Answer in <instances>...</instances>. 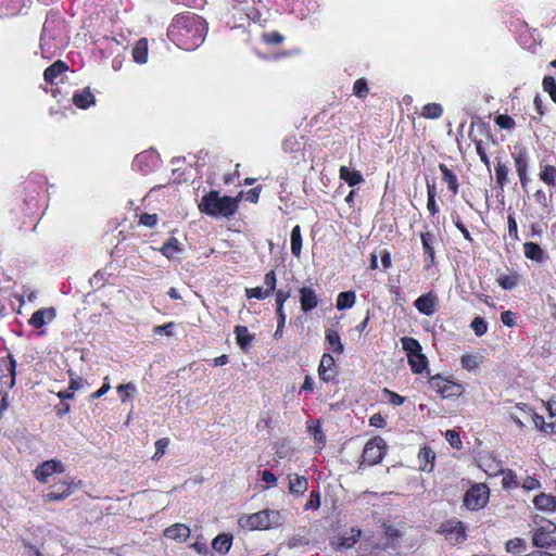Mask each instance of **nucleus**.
<instances>
[{"label":"nucleus","mask_w":556,"mask_h":556,"mask_svg":"<svg viewBox=\"0 0 556 556\" xmlns=\"http://www.w3.org/2000/svg\"><path fill=\"white\" fill-rule=\"evenodd\" d=\"M206 34L205 20L191 12L176 14L167 28L168 39L186 51L197 50L204 42Z\"/></svg>","instance_id":"nucleus-1"},{"label":"nucleus","mask_w":556,"mask_h":556,"mask_svg":"<svg viewBox=\"0 0 556 556\" xmlns=\"http://www.w3.org/2000/svg\"><path fill=\"white\" fill-rule=\"evenodd\" d=\"M68 31L65 22L56 14L47 15L40 36V53L51 60L67 46Z\"/></svg>","instance_id":"nucleus-2"},{"label":"nucleus","mask_w":556,"mask_h":556,"mask_svg":"<svg viewBox=\"0 0 556 556\" xmlns=\"http://www.w3.org/2000/svg\"><path fill=\"white\" fill-rule=\"evenodd\" d=\"M238 210V199L211 191L202 197L199 211L214 218H230Z\"/></svg>","instance_id":"nucleus-3"},{"label":"nucleus","mask_w":556,"mask_h":556,"mask_svg":"<svg viewBox=\"0 0 556 556\" xmlns=\"http://www.w3.org/2000/svg\"><path fill=\"white\" fill-rule=\"evenodd\" d=\"M47 185L46 177L40 173H31L24 181V206L25 214L31 216L43 205L42 192Z\"/></svg>","instance_id":"nucleus-4"},{"label":"nucleus","mask_w":556,"mask_h":556,"mask_svg":"<svg viewBox=\"0 0 556 556\" xmlns=\"http://www.w3.org/2000/svg\"><path fill=\"white\" fill-rule=\"evenodd\" d=\"M283 516L278 510L264 509L254 514L243 515L238 519V525L241 529L253 530H269L278 528L283 523Z\"/></svg>","instance_id":"nucleus-5"},{"label":"nucleus","mask_w":556,"mask_h":556,"mask_svg":"<svg viewBox=\"0 0 556 556\" xmlns=\"http://www.w3.org/2000/svg\"><path fill=\"white\" fill-rule=\"evenodd\" d=\"M229 17L226 24L231 29L243 28L250 25L251 22L257 23L261 21V12L249 1H241L233 4L229 10Z\"/></svg>","instance_id":"nucleus-6"},{"label":"nucleus","mask_w":556,"mask_h":556,"mask_svg":"<svg viewBox=\"0 0 556 556\" xmlns=\"http://www.w3.org/2000/svg\"><path fill=\"white\" fill-rule=\"evenodd\" d=\"M479 467L488 475L489 477L497 476L498 473H503L502 486H517L518 482L516 480V475L513 473L511 470L505 472L503 470V466L501 462L495 459V457L490 453L480 454L478 458Z\"/></svg>","instance_id":"nucleus-7"},{"label":"nucleus","mask_w":556,"mask_h":556,"mask_svg":"<svg viewBox=\"0 0 556 556\" xmlns=\"http://www.w3.org/2000/svg\"><path fill=\"white\" fill-rule=\"evenodd\" d=\"M402 348L406 352L407 362L414 374H421L428 367V359L422 354V349L418 340L412 337L401 339Z\"/></svg>","instance_id":"nucleus-8"},{"label":"nucleus","mask_w":556,"mask_h":556,"mask_svg":"<svg viewBox=\"0 0 556 556\" xmlns=\"http://www.w3.org/2000/svg\"><path fill=\"white\" fill-rule=\"evenodd\" d=\"M161 164V157L153 148L138 153L132 161V168L142 175H148L155 170Z\"/></svg>","instance_id":"nucleus-9"},{"label":"nucleus","mask_w":556,"mask_h":556,"mask_svg":"<svg viewBox=\"0 0 556 556\" xmlns=\"http://www.w3.org/2000/svg\"><path fill=\"white\" fill-rule=\"evenodd\" d=\"M387 444L381 437H375L367 441L362 455V464L374 466L380 463L386 454Z\"/></svg>","instance_id":"nucleus-10"},{"label":"nucleus","mask_w":556,"mask_h":556,"mask_svg":"<svg viewBox=\"0 0 556 556\" xmlns=\"http://www.w3.org/2000/svg\"><path fill=\"white\" fill-rule=\"evenodd\" d=\"M429 386L432 390L438 392L442 397H457L464 392L462 384L454 382L440 375H435L429 379Z\"/></svg>","instance_id":"nucleus-11"},{"label":"nucleus","mask_w":556,"mask_h":556,"mask_svg":"<svg viewBox=\"0 0 556 556\" xmlns=\"http://www.w3.org/2000/svg\"><path fill=\"white\" fill-rule=\"evenodd\" d=\"M536 528L534 530L532 542L538 547H551L556 544L552 534L556 531V525L549 520L541 519V523L534 520Z\"/></svg>","instance_id":"nucleus-12"},{"label":"nucleus","mask_w":556,"mask_h":556,"mask_svg":"<svg viewBox=\"0 0 556 556\" xmlns=\"http://www.w3.org/2000/svg\"><path fill=\"white\" fill-rule=\"evenodd\" d=\"M287 9L300 20L316 13L319 9L318 0H287Z\"/></svg>","instance_id":"nucleus-13"},{"label":"nucleus","mask_w":556,"mask_h":556,"mask_svg":"<svg viewBox=\"0 0 556 556\" xmlns=\"http://www.w3.org/2000/svg\"><path fill=\"white\" fill-rule=\"evenodd\" d=\"M438 532L445 535V539L452 544H458L466 539L465 527L462 521L448 520L443 522Z\"/></svg>","instance_id":"nucleus-14"},{"label":"nucleus","mask_w":556,"mask_h":556,"mask_svg":"<svg viewBox=\"0 0 556 556\" xmlns=\"http://www.w3.org/2000/svg\"><path fill=\"white\" fill-rule=\"evenodd\" d=\"M61 472H64V465L62 464L61 460H56V459H50V460L43 462L42 464L37 466V468L34 471L36 479L40 483H47L49 477H51L53 473H61Z\"/></svg>","instance_id":"nucleus-15"},{"label":"nucleus","mask_w":556,"mask_h":556,"mask_svg":"<svg viewBox=\"0 0 556 556\" xmlns=\"http://www.w3.org/2000/svg\"><path fill=\"white\" fill-rule=\"evenodd\" d=\"M438 304L439 298L433 291L421 294L414 302L416 309L426 316H432L438 309Z\"/></svg>","instance_id":"nucleus-16"},{"label":"nucleus","mask_w":556,"mask_h":556,"mask_svg":"<svg viewBox=\"0 0 556 556\" xmlns=\"http://www.w3.org/2000/svg\"><path fill=\"white\" fill-rule=\"evenodd\" d=\"M489 490L490 489H468L464 498L466 507L472 510L482 508L489 500Z\"/></svg>","instance_id":"nucleus-17"},{"label":"nucleus","mask_w":556,"mask_h":556,"mask_svg":"<svg viewBox=\"0 0 556 556\" xmlns=\"http://www.w3.org/2000/svg\"><path fill=\"white\" fill-rule=\"evenodd\" d=\"M318 376L325 381H333L337 376L336 362L331 354L324 353L318 366Z\"/></svg>","instance_id":"nucleus-18"},{"label":"nucleus","mask_w":556,"mask_h":556,"mask_svg":"<svg viewBox=\"0 0 556 556\" xmlns=\"http://www.w3.org/2000/svg\"><path fill=\"white\" fill-rule=\"evenodd\" d=\"M55 317L56 311L54 307H45L34 312L30 318L28 319V324L33 328L38 329L52 323L55 319Z\"/></svg>","instance_id":"nucleus-19"},{"label":"nucleus","mask_w":556,"mask_h":556,"mask_svg":"<svg viewBox=\"0 0 556 556\" xmlns=\"http://www.w3.org/2000/svg\"><path fill=\"white\" fill-rule=\"evenodd\" d=\"M301 311L309 313L315 309L319 304V298L316 291L311 287H302L299 290Z\"/></svg>","instance_id":"nucleus-20"},{"label":"nucleus","mask_w":556,"mask_h":556,"mask_svg":"<svg viewBox=\"0 0 556 556\" xmlns=\"http://www.w3.org/2000/svg\"><path fill=\"white\" fill-rule=\"evenodd\" d=\"M68 70L63 61H55L43 72V79L47 84L53 85L62 80V75Z\"/></svg>","instance_id":"nucleus-21"},{"label":"nucleus","mask_w":556,"mask_h":556,"mask_svg":"<svg viewBox=\"0 0 556 556\" xmlns=\"http://www.w3.org/2000/svg\"><path fill=\"white\" fill-rule=\"evenodd\" d=\"M72 101L75 106L87 110L96 104V97L89 87L74 92Z\"/></svg>","instance_id":"nucleus-22"},{"label":"nucleus","mask_w":556,"mask_h":556,"mask_svg":"<svg viewBox=\"0 0 556 556\" xmlns=\"http://www.w3.org/2000/svg\"><path fill=\"white\" fill-rule=\"evenodd\" d=\"M513 159L517 174H523L528 172L529 167V152L526 148L520 146L514 147Z\"/></svg>","instance_id":"nucleus-23"},{"label":"nucleus","mask_w":556,"mask_h":556,"mask_svg":"<svg viewBox=\"0 0 556 556\" xmlns=\"http://www.w3.org/2000/svg\"><path fill=\"white\" fill-rule=\"evenodd\" d=\"M164 536L174 541L184 542L190 536V529L184 523H175L164 530Z\"/></svg>","instance_id":"nucleus-24"},{"label":"nucleus","mask_w":556,"mask_h":556,"mask_svg":"<svg viewBox=\"0 0 556 556\" xmlns=\"http://www.w3.org/2000/svg\"><path fill=\"white\" fill-rule=\"evenodd\" d=\"M361 534H362L361 529L352 528L350 535H342V536L331 541V545L336 549L351 548L352 546L355 545V543L359 539Z\"/></svg>","instance_id":"nucleus-25"},{"label":"nucleus","mask_w":556,"mask_h":556,"mask_svg":"<svg viewBox=\"0 0 556 556\" xmlns=\"http://www.w3.org/2000/svg\"><path fill=\"white\" fill-rule=\"evenodd\" d=\"M434 459L435 454L430 447L424 446L419 450L418 464L420 470L430 472L434 467Z\"/></svg>","instance_id":"nucleus-26"},{"label":"nucleus","mask_w":556,"mask_h":556,"mask_svg":"<svg viewBox=\"0 0 556 556\" xmlns=\"http://www.w3.org/2000/svg\"><path fill=\"white\" fill-rule=\"evenodd\" d=\"M534 506L544 511H556V496L541 493L533 500Z\"/></svg>","instance_id":"nucleus-27"},{"label":"nucleus","mask_w":556,"mask_h":556,"mask_svg":"<svg viewBox=\"0 0 556 556\" xmlns=\"http://www.w3.org/2000/svg\"><path fill=\"white\" fill-rule=\"evenodd\" d=\"M148 40L146 38L139 39L131 51L134 62L146 64L148 62Z\"/></svg>","instance_id":"nucleus-28"},{"label":"nucleus","mask_w":556,"mask_h":556,"mask_svg":"<svg viewBox=\"0 0 556 556\" xmlns=\"http://www.w3.org/2000/svg\"><path fill=\"white\" fill-rule=\"evenodd\" d=\"M339 176L342 180H344L350 187H354L361 182H363L364 178L361 172L351 170L346 166H341L339 170Z\"/></svg>","instance_id":"nucleus-29"},{"label":"nucleus","mask_w":556,"mask_h":556,"mask_svg":"<svg viewBox=\"0 0 556 556\" xmlns=\"http://www.w3.org/2000/svg\"><path fill=\"white\" fill-rule=\"evenodd\" d=\"M326 342L328 348L337 354H342L344 351L343 343L341 341L340 334L337 330L328 329L326 331Z\"/></svg>","instance_id":"nucleus-30"},{"label":"nucleus","mask_w":556,"mask_h":556,"mask_svg":"<svg viewBox=\"0 0 556 556\" xmlns=\"http://www.w3.org/2000/svg\"><path fill=\"white\" fill-rule=\"evenodd\" d=\"M235 334H236V340H237L238 345L242 350H248L254 339V336H252L249 332V330L245 326H236Z\"/></svg>","instance_id":"nucleus-31"},{"label":"nucleus","mask_w":556,"mask_h":556,"mask_svg":"<svg viewBox=\"0 0 556 556\" xmlns=\"http://www.w3.org/2000/svg\"><path fill=\"white\" fill-rule=\"evenodd\" d=\"M439 169L442 174L443 180L447 184L448 189L456 194L458 192L457 176L445 164H440Z\"/></svg>","instance_id":"nucleus-32"},{"label":"nucleus","mask_w":556,"mask_h":556,"mask_svg":"<svg viewBox=\"0 0 556 556\" xmlns=\"http://www.w3.org/2000/svg\"><path fill=\"white\" fill-rule=\"evenodd\" d=\"M356 301V294L354 291L340 292L337 298V308L339 311H345L352 308Z\"/></svg>","instance_id":"nucleus-33"},{"label":"nucleus","mask_w":556,"mask_h":556,"mask_svg":"<svg viewBox=\"0 0 556 556\" xmlns=\"http://www.w3.org/2000/svg\"><path fill=\"white\" fill-rule=\"evenodd\" d=\"M290 239H291V253L295 257L299 258L301 256L302 242H303L301 227L299 225H296L292 228Z\"/></svg>","instance_id":"nucleus-34"},{"label":"nucleus","mask_w":556,"mask_h":556,"mask_svg":"<svg viewBox=\"0 0 556 556\" xmlns=\"http://www.w3.org/2000/svg\"><path fill=\"white\" fill-rule=\"evenodd\" d=\"M523 253L527 258L532 261L541 262L544 257V252L538 243L526 242L523 244Z\"/></svg>","instance_id":"nucleus-35"},{"label":"nucleus","mask_w":556,"mask_h":556,"mask_svg":"<svg viewBox=\"0 0 556 556\" xmlns=\"http://www.w3.org/2000/svg\"><path fill=\"white\" fill-rule=\"evenodd\" d=\"M508 167L506 164L502 162H497L495 166V177H496V185L501 189V192L504 191V187L508 182Z\"/></svg>","instance_id":"nucleus-36"},{"label":"nucleus","mask_w":556,"mask_h":556,"mask_svg":"<svg viewBox=\"0 0 556 556\" xmlns=\"http://www.w3.org/2000/svg\"><path fill=\"white\" fill-rule=\"evenodd\" d=\"M161 252L164 256L170 260L181 252V248L179 247V242L176 238H170L162 245Z\"/></svg>","instance_id":"nucleus-37"},{"label":"nucleus","mask_w":556,"mask_h":556,"mask_svg":"<svg viewBox=\"0 0 556 556\" xmlns=\"http://www.w3.org/2000/svg\"><path fill=\"white\" fill-rule=\"evenodd\" d=\"M443 114V108L439 103H427L421 111V116L429 119L440 118Z\"/></svg>","instance_id":"nucleus-38"},{"label":"nucleus","mask_w":556,"mask_h":556,"mask_svg":"<svg viewBox=\"0 0 556 556\" xmlns=\"http://www.w3.org/2000/svg\"><path fill=\"white\" fill-rule=\"evenodd\" d=\"M540 179L548 186H556V167L553 165L541 166Z\"/></svg>","instance_id":"nucleus-39"},{"label":"nucleus","mask_w":556,"mask_h":556,"mask_svg":"<svg viewBox=\"0 0 556 556\" xmlns=\"http://www.w3.org/2000/svg\"><path fill=\"white\" fill-rule=\"evenodd\" d=\"M212 547L219 553H227L231 547V536L227 534L217 535L212 542Z\"/></svg>","instance_id":"nucleus-40"},{"label":"nucleus","mask_w":556,"mask_h":556,"mask_svg":"<svg viewBox=\"0 0 556 556\" xmlns=\"http://www.w3.org/2000/svg\"><path fill=\"white\" fill-rule=\"evenodd\" d=\"M420 239L424 250V256L434 255V236L431 232L427 231L420 235Z\"/></svg>","instance_id":"nucleus-41"},{"label":"nucleus","mask_w":556,"mask_h":556,"mask_svg":"<svg viewBox=\"0 0 556 556\" xmlns=\"http://www.w3.org/2000/svg\"><path fill=\"white\" fill-rule=\"evenodd\" d=\"M505 548L509 554L519 555L526 549V542L523 539L515 538L506 542Z\"/></svg>","instance_id":"nucleus-42"},{"label":"nucleus","mask_w":556,"mask_h":556,"mask_svg":"<svg viewBox=\"0 0 556 556\" xmlns=\"http://www.w3.org/2000/svg\"><path fill=\"white\" fill-rule=\"evenodd\" d=\"M369 93L368 83L366 78H358L353 84V94L359 99H365Z\"/></svg>","instance_id":"nucleus-43"},{"label":"nucleus","mask_w":556,"mask_h":556,"mask_svg":"<svg viewBox=\"0 0 556 556\" xmlns=\"http://www.w3.org/2000/svg\"><path fill=\"white\" fill-rule=\"evenodd\" d=\"M533 422H534L535 427L540 428L542 431H544L546 433L556 432V420L546 422L542 416L534 414Z\"/></svg>","instance_id":"nucleus-44"},{"label":"nucleus","mask_w":556,"mask_h":556,"mask_svg":"<svg viewBox=\"0 0 556 556\" xmlns=\"http://www.w3.org/2000/svg\"><path fill=\"white\" fill-rule=\"evenodd\" d=\"M460 364L464 369L471 371L478 368L480 361L477 355L466 354L462 356Z\"/></svg>","instance_id":"nucleus-45"},{"label":"nucleus","mask_w":556,"mask_h":556,"mask_svg":"<svg viewBox=\"0 0 556 556\" xmlns=\"http://www.w3.org/2000/svg\"><path fill=\"white\" fill-rule=\"evenodd\" d=\"M428 189V201H427V208L430 212L432 216H434L439 212V206L435 202V189L434 186L427 185Z\"/></svg>","instance_id":"nucleus-46"},{"label":"nucleus","mask_w":556,"mask_h":556,"mask_svg":"<svg viewBox=\"0 0 556 556\" xmlns=\"http://www.w3.org/2000/svg\"><path fill=\"white\" fill-rule=\"evenodd\" d=\"M470 327L477 337H481L488 331V323L479 316L473 318Z\"/></svg>","instance_id":"nucleus-47"},{"label":"nucleus","mask_w":556,"mask_h":556,"mask_svg":"<svg viewBox=\"0 0 556 556\" xmlns=\"http://www.w3.org/2000/svg\"><path fill=\"white\" fill-rule=\"evenodd\" d=\"M136 392V386L131 382L119 384L117 387V393L121 396L123 403H125Z\"/></svg>","instance_id":"nucleus-48"},{"label":"nucleus","mask_w":556,"mask_h":556,"mask_svg":"<svg viewBox=\"0 0 556 556\" xmlns=\"http://www.w3.org/2000/svg\"><path fill=\"white\" fill-rule=\"evenodd\" d=\"M289 296L290 293L288 291L278 290L276 292V315L285 314L283 305Z\"/></svg>","instance_id":"nucleus-49"},{"label":"nucleus","mask_w":556,"mask_h":556,"mask_svg":"<svg viewBox=\"0 0 556 556\" xmlns=\"http://www.w3.org/2000/svg\"><path fill=\"white\" fill-rule=\"evenodd\" d=\"M245 294L249 299H257V300H264L268 298L271 293H269L266 289L263 287H256V288H250L245 290Z\"/></svg>","instance_id":"nucleus-50"},{"label":"nucleus","mask_w":556,"mask_h":556,"mask_svg":"<svg viewBox=\"0 0 556 556\" xmlns=\"http://www.w3.org/2000/svg\"><path fill=\"white\" fill-rule=\"evenodd\" d=\"M496 125L502 129H513L515 127V121L507 114H501L495 118Z\"/></svg>","instance_id":"nucleus-51"},{"label":"nucleus","mask_w":556,"mask_h":556,"mask_svg":"<svg viewBox=\"0 0 556 556\" xmlns=\"http://www.w3.org/2000/svg\"><path fill=\"white\" fill-rule=\"evenodd\" d=\"M543 88L546 91L552 100L556 103V81L553 77H544L543 79Z\"/></svg>","instance_id":"nucleus-52"},{"label":"nucleus","mask_w":556,"mask_h":556,"mask_svg":"<svg viewBox=\"0 0 556 556\" xmlns=\"http://www.w3.org/2000/svg\"><path fill=\"white\" fill-rule=\"evenodd\" d=\"M262 39L267 45H279L283 41V36L278 31L264 33Z\"/></svg>","instance_id":"nucleus-53"},{"label":"nucleus","mask_w":556,"mask_h":556,"mask_svg":"<svg viewBox=\"0 0 556 556\" xmlns=\"http://www.w3.org/2000/svg\"><path fill=\"white\" fill-rule=\"evenodd\" d=\"M497 282L504 290H511L517 285V277L514 275L502 276Z\"/></svg>","instance_id":"nucleus-54"},{"label":"nucleus","mask_w":556,"mask_h":556,"mask_svg":"<svg viewBox=\"0 0 556 556\" xmlns=\"http://www.w3.org/2000/svg\"><path fill=\"white\" fill-rule=\"evenodd\" d=\"M445 439L454 448H459L462 446L459 433L456 432L455 430H447L445 433Z\"/></svg>","instance_id":"nucleus-55"},{"label":"nucleus","mask_w":556,"mask_h":556,"mask_svg":"<svg viewBox=\"0 0 556 556\" xmlns=\"http://www.w3.org/2000/svg\"><path fill=\"white\" fill-rule=\"evenodd\" d=\"M121 43L114 37H103L100 47L110 50L112 53L117 51Z\"/></svg>","instance_id":"nucleus-56"},{"label":"nucleus","mask_w":556,"mask_h":556,"mask_svg":"<svg viewBox=\"0 0 556 556\" xmlns=\"http://www.w3.org/2000/svg\"><path fill=\"white\" fill-rule=\"evenodd\" d=\"M276 282H277V278H276V274H275V270H269L268 273H266L265 277H264V283L266 286V290L269 292V293H273L276 289Z\"/></svg>","instance_id":"nucleus-57"},{"label":"nucleus","mask_w":556,"mask_h":556,"mask_svg":"<svg viewBox=\"0 0 556 556\" xmlns=\"http://www.w3.org/2000/svg\"><path fill=\"white\" fill-rule=\"evenodd\" d=\"M533 197L536 203H539L542 206L544 212L548 213V199L546 197V193L540 189L534 192Z\"/></svg>","instance_id":"nucleus-58"},{"label":"nucleus","mask_w":556,"mask_h":556,"mask_svg":"<svg viewBox=\"0 0 556 556\" xmlns=\"http://www.w3.org/2000/svg\"><path fill=\"white\" fill-rule=\"evenodd\" d=\"M168 439H160L155 442V453L153 459H159L165 453L166 447L168 446Z\"/></svg>","instance_id":"nucleus-59"},{"label":"nucleus","mask_w":556,"mask_h":556,"mask_svg":"<svg viewBox=\"0 0 556 556\" xmlns=\"http://www.w3.org/2000/svg\"><path fill=\"white\" fill-rule=\"evenodd\" d=\"M476 151H477V154L479 155L481 162L489 168L490 167V159L483 148L482 141L476 142Z\"/></svg>","instance_id":"nucleus-60"},{"label":"nucleus","mask_w":556,"mask_h":556,"mask_svg":"<svg viewBox=\"0 0 556 556\" xmlns=\"http://www.w3.org/2000/svg\"><path fill=\"white\" fill-rule=\"evenodd\" d=\"M139 223L147 227H153L157 223V216L155 214L144 213L140 216Z\"/></svg>","instance_id":"nucleus-61"},{"label":"nucleus","mask_w":556,"mask_h":556,"mask_svg":"<svg viewBox=\"0 0 556 556\" xmlns=\"http://www.w3.org/2000/svg\"><path fill=\"white\" fill-rule=\"evenodd\" d=\"M320 506V494L318 492H312L311 498L305 504V509H317Z\"/></svg>","instance_id":"nucleus-62"},{"label":"nucleus","mask_w":556,"mask_h":556,"mask_svg":"<svg viewBox=\"0 0 556 556\" xmlns=\"http://www.w3.org/2000/svg\"><path fill=\"white\" fill-rule=\"evenodd\" d=\"M210 161H211V154L206 150H200L195 155V165L197 166H204Z\"/></svg>","instance_id":"nucleus-63"},{"label":"nucleus","mask_w":556,"mask_h":556,"mask_svg":"<svg viewBox=\"0 0 556 556\" xmlns=\"http://www.w3.org/2000/svg\"><path fill=\"white\" fill-rule=\"evenodd\" d=\"M502 323L507 327H514L516 325L515 314L510 311H505L501 315Z\"/></svg>","instance_id":"nucleus-64"}]
</instances>
